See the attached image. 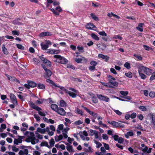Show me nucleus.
<instances>
[{"label":"nucleus","instance_id":"nucleus-14","mask_svg":"<svg viewBox=\"0 0 155 155\" xmlns=\"http://www.w3.org/2000/svg\"><path fill=\"white\" fill-rule=\"evenodd\" d=\"M86 28L90 30H94L93 28H96V26L92 23H89L87 24Z\"/></svg>","mask_w":155,"mask_h":155},{"label":"nucleus","instance_id":"nucleus-55","mask_svg":"<svg viewBox=\"0 0 155 155\" xmlns=\"http://www.w3.org/2000/svg\"><path fill=\"white\" fill-rule=\"evenodd\" d=\"M90 64L92 65V66H96L97 64V62L94 61H91L90 62Z\"/></svg>","mask_w":155,"mask_h":155},{"label":"nucleus","instance_id":"nucleus-13","mask_svg":"<svg viewBox=\"0 0 155 155\" xmlns=\"http://www.w3.org/2000/svg\"><path fill=\"white\" fill-rule=\"evenodd\" d=\"M52 35L51 33L49 31H44L40 34L39 36L40 37H42L44 36H50Z\"/></svg>","mask_w":155,"mask_h":155},{"label":"nucleus","instance_id":"nucleus-18","mask_svg":"<svg viewBox=\"0 0 155 155\" xmlns=\"http://www.w3.org/2000/svg\"><path fill=\"white\" fill-rule=\"evenodd\" d=\"M107 122L109 124L112 125L114 127H118V124L117 122L115 121L110 122V121H108Z\"/></svg>","mask_w":155,"mask_h":155},{"label":"nucleus","instance_id":"nucleus-6","mask_svg":"<svg viewBox=\"0 0 155 155\" xmlns=\"http://www.w3.org/2000/svg\"><path fill=\"white\" fill-rule=\"evenodd\" d=\"M43 54H42L41 56H39V58L44 63L46 64L47 66L50 67L51 65V62L43 57Z\"/></svg>","mask_w":155,"mask_h":155},{"label":"nucleus","instance_id":"nucleus-20","mask_svg":"<svg viewBox=\"0 0 155 155\" xmlns=\"http://www.w3.org/2000/svg\"><path fill=\"white\" fill-rule=\"evenodd\" d=\"M107 16L109 17H111L112 16H114L118 19H119L120 17L118 15L113 13L112 12L111 13H109L107 14Z\"/></svg>","mask_w":155,"mask_h":155},{"label":"nucleus","instance_id":"nucleus-31","mask_svg":"<svg viewBox=\"0 0 155 155\" xmlns=\"http://www.w3.org/2000/svg\"><path fill=\"white\" fill-rule=\"evenodd\" d=\"M46 82L50 84H52L53 86H57V85L52 80H50V79H47Z\"/></svg>","mask_w":155,"mask_h":155},{"label":"nucleus","instance_id":"nucleus-62","mask_svg":"<svg viewBox=\"0 0 155 155\" xmlns=\"http://www.w3.org/2000/svg\"><path fill=\"white\" fill-rule=\"evenodd\" d=\"M98 132L95 130H94V135L95 138L96 139H98L99 137L98 134Z\"/></svg>","mask_w":155,"mask_h":155},{"label":"nucleus","instance_id":"nucleus-48","mask_svg":"<svg viewBox=\"0 0 155 155\" xmlns=\"http://www.w3.org/2000/svg\"><path fill=\"white\" fill-rule=\"evenodd\" d=\"M139 108L143 111H145L147 110V108L144 106H140L139 107Z\"/></svg>","mask_w":155,"mask_h":155},{"label":"nucleus","instance_id":"nucleus-59","mask_svg":"<svg viewBox=\"0 0 155 155\" xmlns=\"http://www.w3.org/2000/svg\"><path fill=\"white\" fill-rule=\"evenodd\" d=\"M12 33L13 35H16L17 36H18L19 35V33L16 30L12 31Z\"/></svg>","mask_w":155,"mask_h":155},{"label":"nucleus","instance_id":"nucleus-19","mask_svg":"<svg viewBox=\"0 0 155 155\" xmlns=\"http://www.w3.org/2000/svg\"><path fill=\"white\" fill-rule=\"evenodd\" d=\"M2 51L5 54L7 55L8 54L9 52L8 51L7 48L5 47V45H2Z\"/></svg>","mask_w":155,"mask_h":155},{"label":"nucleus","instance_id":"nucleus-30","mask_svg":"<svg viewBox=\"0 0 155 155\" xmlns=\"http://www.w3.org/2000/svg\"><path fill=\"white\" fill-rule=\"evenodd\" d=\"M37 131L38 132L42 134H44L45 132V128L41 129L39 127L38 128Z\"/></svg>","mask_w":155,"mask_h":155},{"label":"nucleus","instance_id":"nucleus-60","mask_svg":"<svg viewBox=\"0 0 155 155\" xmlns=\"http://www.w3.org/2000/svg\"><path fill=\"white\" fill-rule=\"evenodd\" d=\"M103 144L104 145V148L107 150H109L110 149L109 145L105 143H104Z\"/></svg>","mask_w":155,"mask_h":155},{"label":"nucleus","instance_id":"nucleus-37","mask_svg":"<svg viewBox=\"0 0 155 155\" xmlns=\"http://www.w3.org/2000/svg\"><path fill=\"white\" fill-rule=\"evenodd\" d=\"M124 66L128 69L130 68V63L129 62H126L124 64Z\"/></svg>","mask_w":155,"mask_h":155},{"label":"nucleus","instance_id":"nucleus-12","mask_svg":"<svg viewBox=\"0 0 155 155\" xmlns=\"http://www.w3.org/2000/svg\"><path fill=\"white\" fill-rule=\"evenodd\" d=\"M138 71L140 76V77L141 78L143 79H145L146 78V76L143 74V70L140 69V68L139 66L138 68Z\"/></svg>","mask_w":155,"mask_h":155},{"label":"nucleus","instance_id":"nucleus-50","mask_svg":"<svg viewBox=\"0 0 155 155\" xmlns=\"http://www.w3.org/2000/svg\"><path fill=\"white\" fill-rule=\"evenodd\" d=\"M95 143L96 144V147L97 148H99L101 146H102V144L101 143L98 142L97 141H95Z\"/></svg>","mask_w":155,"mask_h":155},{"label":"nucleus","instance_id":"nucleus-4","mask_svg":"<svg viewBox=\"0 0 155 155\" xmlns=\"http://www.w3.org/2000/svg\"><path fill=\"white\" fill-rule=\"evenodd\" d=\"M140 69L143 70V73L147 75H150L152 73L151 70L148 68H147L146 67L143 66H140Z\"/></svg>","mask_w":155,"mask_h":155},{"label":"nucleus","instance_id":"nucleus-54","mask_svg":"<svg viewBox=\"0 0 155 155\" xmlns=\"http://www.w3.org/2000/svg\"><path fill=\"white\" fill-rule=\"evenodd\" d=\"M149 96L151 97H154L155 96V92L151 91L149 94Z\"/></svg>","mask_w":155,"mask_h":155},{"label":"nucleus","instance_id":"nucleus-41","mask_svg":"<svg viewBox=\"0 0 155 155\" xmlns=\"http://www.w3.org/2000/svg\"><path fill=\"white\" fill-rule=\"evenodd\" d=\"M41 49L43 50H46L48 47V45H47L41 44Z\"/></svg>","mask_w":155,"mask_h":155},{"label":"nucleus","instance_id":"nucleus-11","mask_svg":"<svg viewBox=\"0 0 155 155\" xmlns=\"http://www.w3.org/2000/svg\"><path fill=\"white\" fill-rule=\"evenodd\" d=\"M56 112L62 116L65 115L66 113L64 109L61 107H58Z\"/></svg>","mask_w":155,"mask_h":155},{"label":"nucleus","instance_id":"nucleus-34","mask_svg":"<svg viewBox=\"0 0 155 155\" xmlns=\"http://www.w3.org/2000/svg\"><path fill=\"white\" fill-rule=\"evenodd\" d=\"M91 16L92 18V19L95 20V21H98L99 20L98 18L97 17L94 13H91Z\"/></svg>","mask_w":155,"mask_h":155},{"label":"nucleus","instance_id":"nucleus-27","mask_svg":"<svg viewBox=\"0 0 155 155\" xmlns=\"http://www.w3.org/2000/svg\"><path fill=\"white\" fill-rule=\"evenodd\" d=\"M93 95L94 96L92 97L91 98L92 102L94 104H96L98 102V100L97 97L94 95V94H93Z\"/></svg>","mask_w":155,"mask_h":155},{"label":"nucleus","instance_id":"nucleus-43","mask_svg":"<svg viewBox=\"0 0 155 155\" xmlns=\"http://www.w3.org/2000/svg\"><path fill=\"white\" fill-rule=\"evenodd\" d=\"M17 47L19 49L21 50H24L25 49L24 47L22 46L21 45L19 44H17L16 45Z\"/></svg>","mask_w":155,"mask_h":155},{"label":"nucleus","instance_id":"nucleus-46","mask_svg":"<svg viewBox=\"0 0 155 155\" xmlns=\"http://www.w3.org/2000/svg\"><path fill=\"white\" fill-rule=\"evenodd\" d=\"M120 93L123 96H126L128 94V92L127 91H121L120 92Z\"/></svg>","mask_w":155,"mask_h":155},{"label":"nucleus","instance_id":"nucleus-40","mask_svg":"<svg viewBox=\"0 0 155 155\" xmlns=\"http://www.w3.org/2000/svg\"><path fill=\"white\" fill-rule=\"evenodd\" d=\"M49 143L50 144V147H52L54 146L55 142L53 138H52L51 139L50 141L49 142Z\"/></svg>","mask_w":155,"mask_h":155},{"label":"nucleus","instance_id":"nucleus-26","mask_svg":"<svg viewBox=\"0 0 155 155\" xmlns=\"http://www.w3.org/2000/svg\"><path fill=\"white\" fill-rule=\"evenodd\" d=\"M40 146L41 147L46 146L48 148H50V146L48 145V142L46 141L42 142L40 144Z\"/></svg>","mask_w":155,"mask_h":155},{"label":"nucleus","instance_id":"nucleus-38","mask_svg":"<svg viewBox=\"0 0 155 155\" xmlns=\"http://www.w3.org/2000/svg\"><path fill=\"white\" fill-rule=\"evenodd\" d=\"M49 9L53 12L55 16L58 15H59V13L56 12L54 8H49Z\"/></svg>","mask_w":155,"mask_h":155},{"label":"nucleus","instance_id":"nucleus-49","mask_svg":"<svg viewBox=\"0 0 155 155\" xmlns=\"http://www.w3.org/2000/svg\"><path fill=\"white\" fill-rule=\"evenodd\" d=\"M43 100L42 99H40L39 100H37L35 102V103L36 104H41L43 103Z\"/></svg>","mask_w":155,"mask_h":155},{"label":"nucleus","instance_id":"nucleus-9","mask_svg":"<svg viewBox=\"0 0 155 155\" xmlns=\"http://www.w3.org/2000/svg\"><path fill=\"white\" fill-rule=\"evenodd\" d=\"M98 57L99 58H101L103 59L104 60V61L107 62L109 60L110 57L107 55H105L103 54H98Z\"/></svg>","mask_w":155,"mask_h":155},{"label":"nucleus","instance_id":"nucleus-52","mask_svg":"<svg viewBox=\"0 0 155 155\" xmlns=\"http://www.w3.org/2000/svg\"><path fill=\"white\" fill-rule=\"evenodd\" d=\"M134 56L137 58L138 60H142V57L140 55L135 54L134 55Z\"/></svg>","mask_w":155,"mask_h":155},{"label":"nucleus","instance_id":"nucleus-25","mask_svg":"<svg viewBox=\"0 0 155 155\" xmlns=\"http://www.w3.org/2000/svg\"><path fill=\"white\" fill-rule=\"evenodd\" d=\"M109 83L110 84L114 86L117 87L118 85V83L116 81H112L111 80H110Z\"/></svg>","mask_w":155,"mask_h":155},{"label":"nucleus","instance_id":"nucleus-39","mask_svg":"<svg viewBox=\"0 0 155 155\" xmlns=\"http://www.w3.org/2000/svg\"><path fill=\"white\" fill-rule=\"evenodd\" d=\"M49 9L53 12L55 16L58 15H59V13L56 12L54 8H49Z\"/></svg>","mask_w":155,"mask_h":155},{"label":"nucleus","instance_id":"nucleus-33","mask_svg":"<svg viewBox=\"0 0 155 155\" xmlns=\"http://www.w3.org/2000/svg\"><path fill=\"white\" fill-rule=\"evenodd\" d=\"M10 81L13 82L15 81L18 83H20V81L18 80L15 77H14L11 76V78Z\"/></svg>","mask_w":155,"mask_h":155},{"label":"nucleus","instance_id":"nucleus-51","mask_svg":"<svg viewBox=\"0 0 155 155\" xmlns=\"http://www.w3.org/2000/svg\"><path fill=\"white\" fill-rule=\"evenodd\" d=\"M118 142L119 143H122L124 141V139L122 137H119L117 140Z\"/></svg>","mask_w":155,"mask_h":155},{"label":"nucleus","instance_id":"nucleus-35","mask_svg":"<svg viewBox=\"0 0 155 155\" xmlns=\"http://www.w3.org/2000/svg\"><path fill=\"white\" fill-rule=\"evenodd\" d=\"M76 112L78 114H81L82 116L83 115V112L82 111L77 107L75 109Z\"/></svg>","mask_w":155,"mask_h":155},{"label":"nucleus","instance_id":"nucleus-61","mask_svg":"<svg viewBox=\"0 0 155 155\" xmlns=\"http://www.w3.org/2000/svg\"><path fill=\"white\" fill-rule=\"evenodd\" d=\"M67 67L68 68H70L73 70H75V67L74 66L70 64H68L67 65Z\"/></svg>","mask_w":155,"mask_h":155},{"label":"nucleus","instance_id":"nucleus-22","mask_svg":"<svg viewBox=\"0 0 155 155\" xmlns=\"http://www.w3.org/2000/svg\"><path fill=\"white\" fill-rule=\"evenodd\" d=\"M67 94H68L72 98H75L77 96V94L68 91L67 93Z\"/></svg>","mask_w":155,"mask_h":155},{"label":"nucleus","instance_id":"nucleus-28","mask_svg":"<svg viewBox=\"0 0 155 155\" xmlns=\"http://www.w3.org/2000/svg\"><path fill=\"white\" fill-rule=\"evenodd\" d=\"M66 148L68 151L70 152H74V150H73V147L71 145H69L68 146H67Z\"/></svg>","mask_w":155,"mask_h":155},{"label":"nucleus","instance_id":"nucleus-58","mask_svg":"<svg viewBox=\"0 0 155 155\" xmlns=\"http://www.w3.org/2000/svg\"><path fill=\"white\" fill-rule=\"evenodd\" d=\"M137 116V114L136 113L134 112L130 115V117L132 119L135 118Z\"/></svg>","mask_w":155,"mask_h":155},{"label":"nucleus","instance_id":"nucleus-64","mask_svg":"<svg viewBox=\"0 0 155 155\" xmlns=\"http://www.w3.org/2000/svg\"><path fill=\"white\" fill-rule=\"evenodd\" d=\"M40 153L36 150H35L33 152V155H40Z\"/></svg>","mask_w":155,"mask_h":155},{"label":"nucleus","instance_id":"nucleus-45","mask_svg":"<svg viewBox=\"0 0 155 155\" xmlns=\"http://www.w3.org/2000/svg\"><path fill=\"white\" fill-rule=\"evenodd\" d=\"M125 74L126 76L130 78H131L132 77V73L131 72L125 73Z\"/></svg>","mask_w":155,"mask_h":155},{"label":"nucleus","instance_id":"nucleus-3","mask_svg":"<svg viewBox=\"0 0 155 155\" xmlns=\"http://www.w3.org/2000/svg\"><path fill=\"white\" fill-rule=\"evenodd\" d=\"M27 84H24V87L26 88L29 89L31 88H34L37 86V84L34 81L28 80L27 81Z\"/></svg>","mask_w":155,"mask_h":155},{"label":"nucleus","instance_id":"nucleus-15","mask_svg":"<svg viewBox=\"0 0 155 155\" xmlns=\"http://www.w3.org/2000/svg\"><path fill=\"white\" fill-rule=\"evenodd\" d=\"M45 75L44 76L45 78H49L52 75V73L51 71L49 69H47L45 70Z\"/></svg>","mask_w":155,"mask_h":155},{"label":"nucleus","instance_id":"nucleus-23","mask_svg":"<svg viewBox=\"0 0 155 155\" xmlns=\"http://www.w3.org/2000/svg\"><path fill=\"white\" fill-rule=\"evenodd\" d=\"M80 58H75V61L78 63H81V61H82L83 59H86L84 57H83L80 56Z\"/></svg>","mask_w":155,"mask_h":155},{"label":"nucleus","instance_id":"nucleus-5","mask_svg":"<svg viewBox=\"0 0 155 155\" xmlns=\"http://www.w3.org/2000/svg\"><path fill=\"white\" fill-rule=\"evenodd\" d=\"M97 98L100 100L108 102L110 101L109 98L106 96H103L102 94H97Z\"/></svg>","mask_w":155,"mask_h":155},{"label":"nucleus","instance_id":"nucleus-17","mask_svg":"<svg viewBox=\"0 0 155 155\" xmlns=\"http://www.w3.org/2000/svg\"><path fill=\"white\" fill-rule=\"evenodd\" d=\"M36 87L39 89L45 90V86L44 84L41 83L37 84Z\"/></svg>","mask_w":155,"mask_h":155},{"label":"nucleus","instance_id":"nucleus-10","mask_svg":"<svg viewBox=\"0 0 155 155\" xmlns=\"http://www.w3.org/2000/svg\"><path fill=\"white\" fill-rule=\"evenodd\" d=\"M18 136L19 137V138L18 139L15 138L14 139V143L16 145H18V143H21L22 142V140L23 138V136Z\"/></svg>","mask_w":155,"mask_h":155},{"label":"nucleus","instance_id":"nucleus-42","mask_svg":"<svg viewBox=\"0 0 155 155\" xmlns=\"http://www.w3.org/2000/svg\"><path fill=\"white\" fill-rule=\"evenodd\" d=\"M71 80L74 81H78L81 82H82V80H81L80 78H77L74 77H72L71 78Z\"/></svg>","mask_w":155,"mask_h":155},{"label":"nucleus","instance_id":"nucleus-16","mask_svg":"<svg viewBox=\"0 0 155 155\" xmlns=\"http://www.w3.org/2000/svg\"><path fill=\"white\" fill-rule=\"evenodd\" d=\"M143 23H140L138 25V26L136 27V29L140 32H142L143 31Z\"/></svg>","mask_w":155,"mask_h":155},{"label":"nucleus","instance_id":"nucleus-53","mask_svg":"<svg viewBox=\"0 0 155 155\" xmlns=\"http://www.w3.org/2000/svg\"><path fill=\"white\" fill-rule=\"evenodd\" d=\"M34 117L36 119L37 121H39L40 120V118L37 114H34Z\"/></svg>","mask_w":155,"mask_h":155},{"label":"nucleus","instance_id":"nucleus-2","mask_svg":"<svg viewBox=\"0 0 155 155\" xmlns=\"http://www.w3.org/2000/svg\"><path fill=\"white\" fill-rule=\"evenodd\" d=\"M29 105L32 109H35L38 111V114L40 115L43 117L45 116V114L44 113L40 111V110H41L42 109L40 107L36 106L33 102H30L29 103Z\"/></svg>","mask_w":155,"mask_h":155},{"label":"nucleus","instance_id":"nucleus-56","mask_svg":"<svg viewBox=\"0 0 155 155\" xmlns=\"http://www.w3.org/2000/svg\"><path fill=\"white\" fill-rule=\"evenodd\" d=\"M144 48L146 50L149 51L150 49L152 50V48L146 45H143Z\"/></svg>","mask_w":155,"mask_h":155},{"label":"nucleus","instance_id":"nucleus-1","mask_svg":"<svg viewBox=\"0 0 155 155\" xmlns=\"http://www.w3.org/2000/svg\"><path fill=\"white\" fill-rule=\"evenodd\" d=\"M53 57L56 58L54 60V62H57L59 64H66L68 62V60L64 57L59 55H55Z\"/></svg>","mask_w":155,"mask_h":155},{"label":"nucleus","instance_id":"nucleus-32","mask_svg":"<svg viewBox=\"0 0 155 155\" xmlns=\"http://www.w3.org/2000/svg\"><path fill=\"white\" fill-rule=\"evenodd\" d=\"M91 35L92 38L95 40L98 41L99 40V38L95 34L92 33Z\"/></svg>","mask_w":155,"mask_h":155},{"label":"nucleus","instance_id":"nucleus-44","mask_svg":"<svg viewBox=\"0 0 155 155\" xmlns=\"http://www.w3.org/2000/svg\"><path fill=\"white\" fill-rule=\"evenodd\" d=\"M77 48L80 52L82 53L84 52V47L83 46H77Z\"/></svg>","mask_w":155,"mask_h":155},{"label":"nucleus","instance_id":"nucleus-24","mask_svg":"<svg viewBox=\"0 0 155 155\" xmlns=\"http://www.w3.org/2000/svg\"><path fill=\"white\" fill-rule=\"evenodd\" d=\"M54 138L55 141L56 142H58L62 139L63 138V136L61 134H60L58 137V138L56 136Z\"/></svg>","mask_w":155,"mask_h":155},{"label":"nucleus","instance_id":"nucleus-36","mask_svg":"<svg viewBox=\"0 0 155 155\" xmlns=\"http://www.w3.org/2000/svg\"><path fill=\"white\" fill-rule=\"evenodd\" d=\"M56 87H58L60 88L62 90L64 91L66 93H67L68 90L66 89L64 87L62 86H58L57 85V86H55Z\"/></svg>","mask_w":155,"mask_h":155},{"label":"nucleus","instance_id":"nucleus-63","mask_svg":"<svg viewBox=\"0 0 155 155\" xmlns=\"http://www.w3.org/2000/svg\"><path fill=\"white\" fill-rule=\"evenodd\" d=\"M98 34L102 36H107V35L104 31H100Z\"/></svg>","mask_w":155,"mask_h":155},{"label":"nucleus","instance_id":"nucleus-57","mask_svg":"<svg viewBox=\"0 0 155 155\" xmlns=\"http://www.w3.org/2000/svg\"><path fill=\"white\" fill-rule=\"evenodd\" d=\"M54 49H49L47 52V53L51 54H54Z\"/></svg>","mask_w":155,"mask_h":155},{"label":"nucleus","instance_id":"nucleus-8","mask_svg":"<svg viewBox=\"0 0 155 155\" xmlns=\"http://www.w3.org/2000/svg\"><path fill=\"white\" fill-rule=\"evenodd\" d=\"M86 111L91 115L95 117V118L97 117V114L91 111L89 109H88L87 107H84L83 105L81 106Z\"/></svg>","mask_w":155,"mask_h":155},{"label":"nucleus","instance_id":"nucleus-47","mask_svg":"<svg viewBox=\"0 0 155 155\" xmlns=\"http://www.w3.org/2000/svg\"><path fill=\"white\" fill-rule=\"evenodd\" d=\"M83 123V122L80 120H79L77 121H75L74 123V124L76 125H79L82 124Z\"/></svg>","mask_w":155,"mask_h":155},{"label":"nucleus","instance_id":"nucleus-21","mask_svg":"<svg viewBox=\"0 0 155 155\" xmlns=\"http://www.w3.org/2000/svg\"><path fill=\"white\" fill-rule=\"evenodd\" d=\"M51 107L52 110L56 112L59 107L57 104H52L51 105Z\"/></svg>","mask_w":155,"mask_h":155},{"label":"nucleus","instance_id":"nucleus-7","mask_svg":"<svg viewBox=\"0 0 155 155\" xmlns=\"http://www.w3.org/2000/svg\"><path fill=\"white\" fill-rule=\"evenodd\" d=\"M10 97L12 102L15 105H18V103L15 96L14 94L11 93L10 95Z\"/></svg>","mask_w":155,"mask_h":155},{"label":"nucleus","instance_id":"nucleus-29","mask_svg":"<svg viewBox=\"0 0 155 155\" xmlns=\"http://www.w3.org/2000/svg\"><path fill=\"white\" fill-rule=\"evenodd\" d=\"M60 103L59 106L61 107H64L66 106V103L63 100L60 101Z\"/></svg>","mask_w":155,"mask_h":155}]
</instances>
